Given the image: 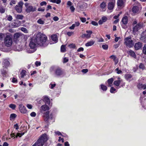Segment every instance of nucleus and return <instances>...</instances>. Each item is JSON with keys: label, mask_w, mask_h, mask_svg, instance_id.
Instances as JSON below:
<instances>
[{"label": "nucleus", "mask_w": 146, "mask_h": 146, "mask_svg": "<svg viewBox=\"0 0 146 146\" xmlns=\"http://www.w3.org/2000/svg\"><path fill=\"white\" fill-rule=\"evenodd\" d=\"M95 41L92 40L86 43L85 45L87 47L91 46L93 45Z\"/></svg>", "instance_id": "a878e982"}, {"label": "nucleus", "mask_w": 146, "mask_h": 146, "mask_svg": "<svg viewBox=\"0 0 146 146\" xmlns=\"http://www.w3.org/2000/svg\"><path fill=\"white\" fill-rule=\"evenodd\" d=\"M116 89L113 87H111L110 89V92L111 93H114L116 92Z\"/></svg>", "instance_id": "a19ab883"}, {"label": "nucleus", "mask_w": 146, "mask_h": 146, "mask_svg": "<svg viewBox=\"0 0 146 146\" xmlns=\"http://www.w3.org/2000/svg\"><path fill=\"white\" fill-rule=\"evenodd\" d=\"M100 10L101 11H106V3L103 2L100 5Z\"/></svg>", "instance_id": "f3484780"}, {"label": "nucleus", "mask_w": 146, "mask_h": 146, "mask_svg": "<svg viewBox=\"0 0 146 146\" xmlns=\"http://www.w3.org/2000/svg\"><path fill=\"white\" fill-rule=\"evenodd\" d=\"M87 34H84L81 35V37L83 38H89L91 37V35L92 33L91 31L87 30L86 31Z\"/></svg>", "instance_id": "1a4fd4ad"}, {"label": "nucleus", "mask_w": 146, "mask_h": 146, "mask_svg": "<svg viewBox=\"0 0 146 146\" xmlns=\"http://www.w3.org/2000/svg\"><path fill=\"white\" fill-rule=\"evenodd\" d=\"M122 81V80L120 78L118 77V80L115 81L113 83V84L115 86L118 87Z\"/></svg>", "instance_id": "6ab92c4d"}, {"label": "nucleus", "mask_w": 146, "mask_h": 146, "mask_svg": "<svg viewBox=\"0 0 146 146\" xmlns=\"http://www.w3.org/2000/svg\"><path fill=\"white\" fill-rule=\"evenodd\" d=\"M121 22L123 24H127L128 22V19L127 17L125 16L123 17L121 20Z\"/></svg>", "instance_id": "393cba45"}, {"label": "nucleus", "mask_w": 146, "mask_h": 146, "mask_svg": "<svg viewBox=\"0 0 146 146\" xmlns=\"http://www.w3.org/2000/svg\"><path fill=\"white\" fill-rule=\"evenodd\" d=\"M102 48L104 50H107L108 48V46L106 44H103L102 46Z\"/></svg>", "instance_id": "8fccbe9b"}, {"label": "nucleus", "mask_w": 146, "mask_h": 146, "mask_svg": "<svg viewBox=\"0 0 146 146\" xmlns=\"http://www.w3.org/2000/svg\"><path fill=\"white\" fill-rule=\"evenodd\" d=\"M137 87L139 89H145L146 88V85H143L142 84H139L137 85Z\"/></svg>", "instance_id": "2f4dec72"}, {"label": "nucleus", "mask_w": 146, "mask_h": 146, "mask_svg": "<svg viewBox=\"0 0 146 146\" xmlns=\"http://www.w3.org/2000/svg\"><path fill=\"white\" fill-rule=\"evenodd\" d=\"M9 107L10 108H12V109H14L15 108L16 106L14 104H11L9 105Z\"/></svg>", "instance_id": "5fc2aeb1"}, {"label": "nucleus", "mask_w": 146, "mask_h": 146, "mask_svg": "<svg viewBox=\"0 0 146 146\" xmlns=\"http://www.w3.org/2000/svg\"><path fill=\"white\" fill-rule=\"evenodd\" d=\"M115 0H110V2L108 3V8L109 10H112L114 8L115 4Z\"/></svg>", "instance_id": "ddd939ff"}, {"label": "nucleus", "mask_w": 146, "mask_h": 146, "mask_svg": "<svg viewBox=\"0 0 146 146\" xmlns=\"http://www.w3.org/2000/svg\"><path fill=\"white\" fill-rule=\"evenodd\" d=\"M5 34L3 33H0V40H2L5 37Z\"/></svg>", "instance_id": "3c124183"}, {"label": "nucleus", "mask_w": 146, "mask_h": 146, "mask_svg": "<svg viewBox=\"0 0 146 146\" xmlns=\"http://www.w3.org/2000/svg\"><path fill=\"white\" fill-rule=\"evenodd\" d=\"M142 46L141 43L140 42H138L135 44L134 46L135 49L138 50L141 48Z\"/></svg>", "instance_id": "5701e85b"}, {"label": "nucleus", "mask_w": 146, "mask_h": 146, "mask_svg": "<svg viewBox=\"0 0 146 146\" xmlns=\"http://www.w3.org/2000/svg\"><path fill=\"white\" fill-rule=\"evenodd\" d=\"M19 108L20 111L21 113H25L26 112L27 110L26 108L25 107L23 106V104H19Z\"/></svg>", "instance_id": "dca6fc26"}, {"label": "nucleus", "mask_w": 146, "mask_h": 146, "mask_svg": "<svg viewBox=\"0 0 146 146\" xmlns=\"http://www.w3.org/2000/svg\"><path fill=\"white\" fill-rule=\"evenodd\" d=\"M80 18L81 21L83 23H84L86 21V19L85 18L80 17Z\"/></svg>", "instance_id": "864d4df0"}, {"label": "nucleus", "mask_w": 146, "mask_h": 146, "mask_svg": "<svg viewBox=\"0 0 146 146\" xmlns=\"http://www.w3.org/2000/svg\"><path fill=\"white\" fill-rule=\"evenodd\" d=\"M5 9L3 8L2 7L0 6V13H3L5 12Z\"/></svg>", "instance_id": "49530a36"}, {"label": "nucleus", "mask_w": 146, "mask_h": 146, "mask_svg": "<svg viewBox=\"0 0 146 146\" xmlns=\"http://www.w3.org/2000/svg\"><path fill=\"white\" fill-rule=\"evenodd\" d=\"M21 25V22L18 20H15L12 24V26L14 28H16L20 26Z\"/></svg>", "instance_id": "f8f14e48"}, {"label": "nucleus", "mask_w": 146, "mask_h": 146, "mask_svg": "<svg viewBox=\"0 0 146 146\" xmlns=\"http://www.w3.org/2000/svg\"><path fill=\"white\" fill-rule=\"evenodd\" d=\"M43 145L38 139L32 146H43Z\"/></svg>", "instance_id": "cd10ccee"}, {"label": "nucleus", "mask_w": 146, "mask_h": 146, "mask_svg": "<svg viewBox=\"0 0 146 146\" xmlns=\"http://www.w3.org/2000/svg\"><path fill=\"white\" fill-rule=\"evenodd\" d=\"M21 31L25 33H27L28 32L27 29L25 28L21 27Z\"/></svg>", "instance_id": "c03bdc74"}, {"label": "nucleus", "mask_w": 146, "mask_h": 146, "mask_svg": "<svg viewBox=\"0 0 146 146\" xmlns=\"http://www.w3.org/2000/svg\"><path fill=\"white\" fill-rule=\"evenodd\" d=\"M25 133V132L22 133H17V135H15L14 133H12L11 134V137H13L15 136V137L17 138L18 137H21L22 135L24 134Z\"/></svg>", "instance_id": "4be33fe9"}, {"label": "nucleus", "mask_w": 146, "mask_h": 146, "mask_svg": "<svg viewBox=\"0 0 146 146\" xmlns=\"http://www.w3.org/2000/svg\"><path fill=\"white\" fill-rule=\"evenodd\" d=\"M50 1L51 2L56 3L57 4L60 3L61 2V0H50Z\"/></svg>", "instance_id": "4c0bfd02"}, {"label": "nucleus", "mask_w": 146, "mask_h": 146, "mask_svg": "<svg viewBox=\"0 0 146 146\" xmlns=\"http://www.w3.org/2000/svg\"><path fill=\"white\" fill-rule=\"evenodd\" d=\"M46 2L44 1L41 2L40 3V5L41 6H43L44 5H46Z\"/></svg>", "instance_id": "13d9d810"}, {"label": "nucleus", "mask_w": 146, "mask_h": 146, "mask_svg": "<svg viewBox=\"0 0 146 146\" xmlns=\"http://www.w3.org/2000/svg\"><path fill=\"white\" fill-rule=\"evenodd\" d=\"M124 44L126 46L131 48L133 46V41L130 38L127 37L124 39Z\"/></svg>", "instance_id": "7ed1b4c3"}, {"label": "nucleus", "mask_w": 146, "mask_h": 146, "mask_svg": "<svg viewBox=\"0 0 146 146\" xmlns=\"http://www.w3.org/2000/svg\"><path fill=\"white\" fill-rule=\"evenodd\" d=\"M68 46L70 48H74L75 47V45L74 44H69Z\"/></svg>", "instance_id": "09e8293b"}, {"label": "nucleus", "mask_w": 146, "mask_h": 146, "mask_svg": "<svg viewBox=\"0 0 146 146\" xmlns=\"http://www.w3.org/2000/svg\"><path fill=\"white\" fill-rule=\"evenodd\" d=\"M49 110V108L46 105H44L42 106L41 107L40 111L41 112L47 111H48Z\"/></svg>", "instance_id": "a211bd4d"}, {"label": "nucleus", "mask_w": 146, "mask_h": 146, "mask_svg": "<svg viewBox=\"0 0 146 146\" xmlns=\"http://www.w3.org/2000/svg\"><path fill=\"white\" fill-rule=\"evenodd\" d=\"M70 9L72 12H74L75 10V9L73 6L70 7Z\"/></svg>", "instance_id": "052dcab7"}, {"label": "nucleus", "mask_w": 146, "mask_h": 146, "mask_svg": "<svg viewBox=\"0 0 146 146\" xmlns=\"http://www.w3.org/2000/svg\"><path fill=\"white\" fill-rule=\"evenodd\" d=\"M36 115V113L34 112H33L30 114L31 116L33 117H35Z\"/></svg>", "instance_id": "e2e57ef3"}, {"label": "nucleus", "mask_w": 146, "mask_h": 146, "mask_svg": "<svg viewBox=\"0 0 146 146\" xmlns=\"http://www.w3.org/2000/svg\"><path fill=\"white\" fill-rule=\"evenodd\" d=\"M101 88L104 91H106L107 89V86L103 84H101L100 85Z\"/></svg>", "instance_id": "e433bc0d"}, {"label": "nucleus", "mask_w": 146, "mask_h": 146, "mask_svg": "<svg viewBox=\"0 0 146 146\" xmlns=\"http://www.w3.org/2000/svg\"><path fill=\"white\" fill-rule=\"evenodd\" d=\"M7 19L8 20L10 21H11L13 19V18L12 16L10 15L9 16Z\"/></svg>", "instance_id": "0e129e2a"}, {"label": "nucleus", "mask_w": 146, "mask_h": 146, "mask_svg": "<svg viewBox=\"0 0 146 146\" xmlns=\"http://www.w3.org/2000/svg\"><path fill=\"white\" fill-rule=\"evenodd\" d=\"M26 73V71L25 70H22L21 71V73L19 75V78L21 79V78H24L25 76H26L25 80H26L27 79L29 76L28 75L27 76Z\"/></svg>", "instance_id": "9b49d317"}, {"label": "nucleus", "mask_w": 146, "mask_h": 146, "mask_svg": "<svg viewBox=\"0 0 146 146\" xmlns=\"http://www.w3.org/2000/svg\"><path fill=\"white\" fill-rule=\"evenodd\" d=\"M124 2L121 0H118L117 1V4L118 6L121 7L123 5Z\"/></svg>", "instance_id": "f704fd0d"}, {"label": "nucleus", "mask_w": 146, "mask_h": 146, "mask_svg": "<svg viewBox=\"0 0 146 146\" xmlns=\"http://www.w3.org/2000/svg\"><path fill=\"white\" fill-rule=\"evenodd\" d=\"M25 5L26 7V12L27 13L33 12L36 10V7H33L32 5H29V3H25Z\"/></svg>", "instance_id": "20e7f679"}, {"label": "nucleus", "mask_w": 146, "mask_h": 146, "mask_svg": "<svg viewBox=\"0 0 146 146\" xmlns=\"http://www.w3.org/2000/svg\"><path fill=\"white\" fill-rule=\"evenodd\" d=\"M51 38L52 40L54 42V43H56L57 42L58 38L56 35H52Z\"/></svg>", "instance_id": "c85d7f7f"}, {"label": "nucleus", "mask_w": 146, "mask_h": 146, "mask_svg": "<svg viewBox=\"0 0 146 146\" xmlns=\"http://www.w3.org/2000/svg\"><path fill=\"white\" fill-rule=\"evenodd\" d=\"M37 22L38 24H43L44 23V21L40 19H38L37 21Z\"/></svg>", "instance_id": "37998d69"}, {"label": "nucleus", "mask_w": 146, "mask_h": 146, "mask_svg": "<svg viewBox=\"0 0 146 146\" xmlns=\"http://www.w3.org/2000/svg\"><path fill=\"white\" fill-rule=\"evenodd\" d=\"M142 27L141 24L138 23L136 24L135 26L133 28V32L135 35L138 32V31Z\"/></svg>", "instance_id": "9d476101"}, {"label": "nucleus", "mask_w": 146, "mask_h": 146, "mask_svg": "<svg viewBox=\"0 0 146 146\" xmlns=\"http://www.w3.org/2000/svg\"><path fill=\"white\" fill-rule=\"evenodd\" d=\"M5 45L7 47H10L13 43L12 36L11 35H7L4 39Z\"/></svg>", "instance_id": "f03ea898"}, {"label": "nucleus", "mask_w": 146, "mask_h": 146, "mask_svg": "<svg viewBox=\"0 0 146 146\" xmlns=\"http://www.w3.org/2000/svg\"><path fill=\"white\" fill-rule=\"evenodd\" d=\"M61 51L62 52H64L66 51V49L65 48V45H62L61 46Z\"/></svg>", "instance_id": "58836bf2"}, {"label": "nucleus", "mask_w": 146, "mask_h": 146, "mask_svg": "<svg viewBox=\"0 0 146 146\" xmlns=\"http://www.w3.org/2000/svg\"><path fill=\"white\" fill-rule=\"evenodd\" d=\"M115 71L118 74H121L122 73V71L121 70H119L118 68H116L115 70Z\"/></svg>", "instance_id": "79ce46f5"}, {"label": "nucleus", "mask_w": 146, "mask_h": 146, "mask_svg": "<svg viewBox=\"0 0 146 146\" xmlns=\"http://www.w3.org/2000/svg\"><path fill=\"white\" fill-rule=\"evenodd\" d=\"M55 85L56 84H52L51 83L49 85V87L51 89H52L55 86Z\"/></svg>", "instance_id": "4d7b16f0"}, {"label": "nucleus", "mask_w": 146, "mask_h": 146, "mask_svg": "<svg viewBox=\"0 0 146 146\" xmlns=\"http://www.w3.org/2000/svg\"><path fill=\"white\" fill-rule=\"evenodd\" d=\"M22 3H19L18 5L16 6L15 8L17 12L18 13H21L22 11Z\"/></svg>", "instance_id": "2eb2a0df"}, {"label": "nucleus", "mask_w": 146, "mask_h": 146, "mask_svg": "<svg viewBox=\"0 0 146 146\" xmlns=\"http://www.w3.org/2000/svg\"><path fill=\"white\" fill-rule=\"evenodd\" d=\"M43 101L46 104L49 105L50 104V101L49 98L46 96H44L43 97Z\"/></svg>", "instance_id": "b1692460"}, {"label": "nucleus", "mask_w": 146, "mask_h": 146, "mask_svg": "<svg viewBox=\"0 0 146 146\" xmlns=\"http://www.w3.org/2000/svg\"><path fill=\"white\" fill-rule=\"evenodd\" d=\"M55 74L58 76H60L63 74V72L60 69L58 68L56 70Z\"/></svg>", "instance_id": "bb28decb"}, {"label": "nucleus", "mask_w": 146, "mask_h": 146, "mask_svg": "<svg viewBox=\"0 0 146 146\" xmlns=\"http://www.w3.org/2000/svg\"><path fill=\"white\" fill-rule=\"evenodd\" d=\"M91 24L94 26H97L98 25V23L95 21H92Z\"/></svg>", "instance_id": "680f3d73"}, {"label": "nucleus", "mask_w": 146, "mask_h": 146, "mask_svg": "<svg viewBox=\"0 0 146 146\" xmlns=\"http://www.w3.org/2000/svg\"><path fill=\"white\" fill-rule=\"evenodd\" d=\"M84 48L82 47H80L77 50V51L78 52L80 51H83L84 50Z\"/></svg>", "instance_id": "338daca9"}, {"label": "nucleus", "mask_w": 146, "mask_h": 146, "mask_svg": "<svg viewBox=\"0 0 146 146\" xmlns=\"http://www.w3.org/2000/svg\"><path fill=\"white\" fill-rule=\"evenodd\" d=\"M10 64V62L7 60H4L2 63L3 67L5 68H7L9 66Z\"/></svg>", "instance_id": "4468645a"}, {"label": "nucleus", "mask_w": 146, "mask_h": 146, "mask_svg": "<svg viewBox=\"0 0 146 146\" xmlns=\"http://www.w3.org/2000/svg\"><path fill=\"white\" fill-rule=\"evenodd\" d=\"M1 72L2 74H5L7 73V71L4 69L1 70Z\"/></svg>", "instance_id": "774afa93"}, {"label": "nucleus", "mask_w": 146, "mask_h": 146, "mask_svg": "<svg viewBox=\"0 0 146 146\" xmlns=\"http://www.w3.org/2000/svg\"><path fill=\"white\" fill-rule=\"evenodd\" d=\"M113 80V78H111L108 80L107 82L108 84V86L110 87L112 85V83Z\"/></svg>", "instance_id": "c756f323"}, {"label": "nucleus", "mask_w": 146, "mask_h": 146, "mask_svg": "<svg viewBox=\"0 0 146 146\" xmlns=\"http://www.w3.org/2000/svg\"><path fill=\"white\" fill-rule=\"evenodd\" d=\"M125 79L127 80H129L132 78L131 75L130 74H126L125 76Z\"/></svg>", "instance_id": "c9c22d12"}, {"label": "nucleus", "mask_w": 146, "mask_h": 146, "mask_svg": "<svg viewBox=\"0 0 146 146\" xmlns=\"http://www.w3.org/2000/svg\"><path fill=\"white\" fill-rule=\"evenodd\" d=\"M15 17L16 19L19 20L23 19L24 17V16L21 15L16 14L15 15Z\"/></svg>", "instance_id": "7c9ffc66"}, {"label": "nucleus", "mask_w": 146, "mask_h": 146, "mask_svg": "<svg viewBox=\"0 0 146 146\" xmlns=\"http://www.w3.org/2000/svg\"><path fill=\"white\" fill-rule=\"evenodd\" d=\"M47 37L45 35L39 33H37L35 40L32 39L29 44V47L27 49V51L29 53H32L35 52L36 50L37 45L40 46H46L48 45L46 42Z\"/></svg>", "instance_id": "f257e3e1"}, {"label": "nucleus", "mask_w": 146, "mask_h": 146, "mask_svg": "<svg viewBox=\"0 0 146 146\" xmlns=\"http://www.w3.org/2000/svg\"><path fill=\"white\" fill-rule=\"evenodd\" d=\"M142 51L144 54H146V44L144 45Z\"/></svg>", "instance_id": "a18cd8bd"}, {"label": "nucleus", "mask_w": 146, "mask_h": 146, "mask_svg": "<svg viewBox=\"0 0 146 146\" xmlns=\"http://www.w3.org/2000/svg\"><path fill=\"white\" fill-rule=\"evenodd\" d=\"M128 54L131 56L133 58L136 57V55L135 53L132 50H130L129 51Z\"/></svg>", "instance_id": "72a5a7b5"}, {"label": "nucleus", "mask_w": 146, "mask_h": 146, "mask_svg": "<svg viewBox=\"0 0 146 146\" xmlns=\"http://www.w3.org/2000/svg\"><path fill=\"white\" fill-rule=\"evenodd\" d=\"M23 35L19 33H16L14 34L13 36V39L15 43L20 42L19 40L23 37Z\"/></svg>", "instance_id": "39448f33"}, {"label": "nucleus", "mask_w": 146, "mask_h": 146, "mask_svg": "<svg viewBox=\"0 0 146 146\" xmlns=\"http://www.w3.org/2000/svg\"><path fill=\"white\" fill-rule=\"evenodd\" d=\"M110 58L112 59L113 60L115 65L117 64L118 63L119 61L118 59L115 55H111L110 57Z\"/></svg>", "instance_id": "aec40b11"}, {"label": "nucleus", "mask_w": 146, "mask_h": 146, "mask_svg": "<svg viewBox=\"0 0 146 146\" xmlns=\"http://www.w3.org/2000/svg\"><path fill=\"white\" fill-rule=\"evenodd\" d=\"M132 11L134 13H137L139 11L138 7L136 6H134L132 9Z\"/></svg>", "instance_id": "473e14b6"}, {"label": "nucleus", "mask_w": 146, "mask_h": 146, "mask_svg": "<svg viewBox=\"0 0 146 146\" xmlns=\"http://www.w3.org/2000/svg\"><path fill=\"white\" fill-rule=\"evenodd\" d=\"M48 139V138L46 134H44L42 135L38 139L43 145Z\"/></svg>", "instance_id": "0eeeda50"}, {"label": "nucleus", "mask_w": 146, "mask_h": 146, "mask_svg": "<svg viewBox=\"0 0 146 146\" xmlns=\"http://www.w3.org/2000/svg\"><path fill=\"white\" fill-rule=\"evenodd\" d=\"M35 64L36 66H38L41 65V63L40 61H36L35 62Z\"/></svg>", "instance_id": "603ef678"}, {"label": "nucleus", "mask_w": 146, "mask_h": 146, "mask_svg": "<svg viewBox=\"0 0 146 146\" xmlns=\"http://www.w3.org/2000/svg\"><path fill=\"white\" fill-rule=\"evenodd\" d=\"M16 115L15 113H12L11 114L10 116V119L12 120L15 118L16 117Z\"/></svg>", "instance_id": "ea45409f"}, {"label": "nucleus", "mask_w": 146, "mask_h": 146, "mask_svg": "<svg viewBox=\"0 0 146 146\" xmlns=\"http://www.w3.org/2000/svg\"><path fill=\"white\" fill-rule=\"evenodd\" d=\"M139 68L140 69L143 70L145 68V67L144 64L142 63H141L139 65Z\"/></svg>", "instance_id": "de8ad7c7"}, {"label": "nucleus", "mask_w": 146, "mask_h": 146, "mask_svg": "<svg viewBox=\"0 0 146 146\" xmlns=\"http://www.w3.org/2000/svg\"><path fill=\"white\" fill-rule=\"evenodd\" d=\"M49 111H48L44 113H43V117L44 120L46 121H48L49 119H52L53 115L52 114H50L49 116Z\"/></svg>", "instance_id": "6e6552de"}, {"label": "nucleus", "mask_w": 146, "mask_h": 146, "mask_svg": "<svg viewBox=\"0 0 146 146\" xmlns=\"http://www.w3.org/2000/svg\"><path fill=\"white\" fill-rule=\"evenodd\" d=\"M75 27V25H74V24H73L72 25L71 27H69V28L70 29L72 30V29H74Z\"/></svg>", "instance_id": "69168bd1"}, {"label": "nucleus", "mask_w": 146, "mask_h": 146, "mask_svg": "<svg viewBox=\"0 0 146 146\" xmlns=\"http://www.w3.org/2000/svg\"><path fill=\"white\" fill-rule=\"evenodd\" d=\"M107 20V18L105 16L103 17L101 19H100L98 21L99 25H102L103 23L105 22Z\"/></svg>", "instance_id": "412c9836"}, {"label": "nucleus", "mask_w": 146, "mask_h": 146, "mask_svg": "<svg viewBox=\"0 0 146 146\" xmlns=\"http://www.w3.org/2000/svg\"><path fill=\"white\" fill-rule=\"evenodd\" d=\"M13 48L14 50L15 51H20L23 50V48L21 42H18L16 43Z\"/></svg>", "instance_id": "423d86ee"}, {"label": "nucleus", "mask_w": 146, "mask_h": 146, "mask_svg": "<svg viewBox=\"0 0 146 146\" xmlns=\"http://www.w3.org/2000/svg\"><path fill=\"white\" fill-rule=\"evenodd\" d=\"M68 61V59L66 57H64L63 59V62L64 63H66Z\"/></svg>", "instance_id": "6e6d98bb"}, {"label": "nucleus", "mask_w": 146, "mask_h": 146, "mask_svg": "<svg viewBox=\"0 0 146 146\" xmlns=\"http://www.w3.org/2000/svg\"><path fill=\"white\" fill-rule=\"evenodd\" d=\"M16 3V1L15 0H12L10 2V4L12 5L13 4H15Z\"/></svg>", "instance_id": "bf43d9fd"}]
</instances>
